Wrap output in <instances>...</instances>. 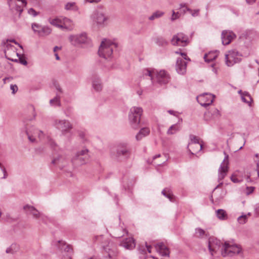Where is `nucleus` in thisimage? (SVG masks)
<instances>
[{
    "label": "nucleus",
    "instance_id": "f257e3e1",
    "mask_svg": "<svg viewBox=\"0 0 259 259\" xmlns=\"http://www.w3.org/2000/svg\"><path fill=\"white\" fill-rule=\"evenodd\" d=\"M117 48V45L113 41L105 39H104L99 47V55L105 59L111 58L113 50Z\"/></svg>",
    "mask_w": 259,
    "mask_h": 259
},
{
    "label": "nucleus",
    "instance_id": "f03ea898",
    "mask_svg": "<svg viewBox=\"0 0 259 259\" xmlns=\"http://www.w3.org/2000/svg\"><path fill=\"white\" fill-rule=\"evenodd\" d=\"M242 252V249L238 245L233 244L229 241H226L223 245L222 255L224 257L232 256L239 254Z\"/></svg>",
    "mask_w": 259,
    "mask_h": 259
},
{
    "label": "nucleus",
    "instance_id": "7ed1b4c3",
    "mask_svg": "<svg viewBox=\"0 0 259 259\" xmlns=\"http://www.w3.org/2000/svg\"><path fill=\"white\" fill-rule=\"evenodd\" d=\"M93 22L99 26H104L108 20L105 10L102 8L95 10L91 15Z\"/></svg>",
    "mask_w": 259,
    "mask_h": 259
},
{
    "label": "nucleus",
    "instance_id": "20e7f679",
    "mask_svg": "<svg viewBox=\"0 0 259 259\" xmlns=\"http://www.w3.org/2000/svg\"><path fill=\"white\" fill-rule=\"evenodd\" d=\"M89 158V150L84 148L75 154L72 158L71 162L74 166H78L86 163Z\"/></svg>",
    "mask_w": 259,
    "mask_h": 259
},
{
    "label": "nucleus",
    "instance_id": "39448f33",
    "mask_svg": "<svg viewBox=\"0 0 259 259\" xmlns=\"http://www.w3.org/2000/svg\"><path fill=\"white\" fill-rule=\"evenodd\" d=\"M68 39L71 44L75 47H79L82 45L89 44L90 41L87 34L84 32L70 35Z\"/></svg>",
    "mask_w": 259,
    "mask_h": 259
},
{
    "label": "nucleus",
    "instance_id": "423d86ee",
    "mask_svg": "<svg viewBox=\"0 0 259 259\" xmlns=\"http://www.w3.org/2000/svg\"><path fill=\"white\" fill-rule=\"evenodd\" d=\"M131 155L130 149L126 143H120L117 146L116 158L118 161L127 159Z\"/></svg>",
    "mask_w": 259,
    "mask_h": 259
},
{
    "label": "nucleus",
    "instance_id": "0eeeda50",
    "mask_svg": "<svg viewBox=\"0 0 259 259\" xmlns=\"http://www.w3.org/2000/svg\"><path fill=\"white\" fill-rule=\"evenodd\" d=\"M241 55L236 50H231L225 55L226 64L228 66H232L234 64L241 61Z\"/></svg>",
    "mask_w": 259,
    "mask_h": 259
},
{
    "label": "nucleus",
    "instance_id": "6e6552de",
    "mask_svg": "<svg viewBox=\"0 0 259 259\" xmlns=\"http://www.w3.org/2000/svg\"><path fill=\"white\" fill-rule=\"evenodd\" d=\"M191 142L188 145V148L191 154H195L201 150L202 145L199 142V139L194 135H190Z\"/></svg>",
    "mask_w": 259,
    "mask_h": 259
},
{
    "label": "nucleus",
    "instance_id": "1a4fd4ad",
    "mask_svg": "<svg viewBox=\"0 0 259 259\" xmlns=\"http://www.w3.org/2000/svg\"><path fill=\"white\" fill-rule=\"evenodd\" d=\"M224 153L226 156L218 169L219 182H221L225 178L229 170V156L225 152Z\"/></svg>",
    "mask_w": 259,
    "mask_h": 259
},
{
    "label": "nucleus",
    "instance_id": "9d476101",
    "mask_svg": "<svg viewBox=\"0 0 259 259\" xmlns=\"http://www.w3.org/2000/svg\"><path fill=\"white\" fill-rule=\"evenodd\" d=\"M23 209L27 214H31L34 219H40L42 222H45L46 217L34 206L27 204L24 206Z\"/></svg>",
    "mask_w": 259,
    "mask_h": 259
},
{
    "label": "nucleus",
    "instance_id": "9b49d317",
    "mask_svg": "<svg viewBox=\"0 0 259 259\" xmlns=\"http://www.w3.org/2000/svg\"><path fill=\"white\" fill-rule=\"evenodd\" d=\"M214 96L211 94L204 93L197 97L198 102L204 107L211 104L214 100Z\"/></svg>",
    "mask_w": 259,
    "mask_h": 259
},
{
    "label": "nucleus",
    "instance_id": "f8f14e48",
    "mask_svg": "<svg viewBox=\"0 0 259 259\" xmlns=\"http://www.w3.org/2000/svg\"><path fill=\"white\" fill-rule=\"evenodd\" d=\"M8 3L11 10L19 13V15L23 11V7L26 6V0H8Z\"/></svg>",
    "mask_w": 259,
    "mask_h": 259
},
{
    "label": "nucleus",
    "instance_id": "ddd939ff",
    "mask_svg": "<svg viewBox=\"0 0 259 259\" xmlns=\"http://www.w3.org/2000/svg\"><path fill=\"white\" fill-rule=\"evenodd\" d=\"M222 245L223 243L220 240L214 237H210L208 239V247L211 255H213L214 253H216Z\"/></svg>",
    "mask_w": 259,
    "mask_h": 259
},
{
    "label": "nucleus",
    "instance_id": "4468645a",
    "mask_svg": "<svg viewBox=\"0 0 259 259\" xmlns=\"http://www.w3.org/2000/svg\"><path fill=\"white\" fill-rule=\"evenodd\" d=\"M55 125L56 127L62 131L63 135L69 133L70 130L72 128V126L70 123L65 120H57L55 121Z\"/></svg>",
    "mask_w": 259,
    "mask_h": 259
},
{
    "label": "nucleus",
    "instance_id": "2eb2a0df",
    "mask_svg": "<svg viewBox=\"0 0 259 259\" xmlns=\"http://www.w3.org/2000/svg\"><path fill=\"white\" fill-rule=\"evenodd\" d=\"M157 82L160 84L167 83L170 80L169 75L165 70L156 71L155 77Z\"/></svg>",
    "mask_w": 259,
    "mask_h": 259
},
{
    "label": "nucleus",
    "instance_id": "dca6fc26",
    "mask_svg": "<svg viewBox=\"0 0 259 259\" xmlns=\"http://www.w3.org/2000/svg\"><path fill=\"white\" fill-rule=\"evenodd\" d=\"M188 37L183 33H178L173 36L171 44L174 46H185L187 44Z\"/></svg>",
    "mask_w": 259,
    "mask_h": 259
},
{
    "label": "nucleus",
    "instance_id": "f3484780",
    "mask_svg": "<svg viewBox=\"0 0 259 259\" xmlns=\"http://www.w3.org/2000/svg\"><path fill=\"white\" fill-rule=\"evenodd\" d=\"M103 248L107 253V259H116L118 250L117 247L112 242H109L106 246H103Z\"/></svg>",
    "mask_w": 259,
    "mask_h": 259
},
{
    "label": "nucleus",
    "instance_id": "a211bd4d",
    "mask_svg": "<svg viewBox=\"0 0 259 259\" xmlns=\"http://www.w3.org/2000/svg\"><path fill=\"white\" fill-rule=\"evenodd\" d=\"M235 37L236 35L233 32L224 30L222 33V44L224 45H227L229 44Z\"/></svg>",
    "mask_w": 259,
    "mask_h": 259
},
{
    "label": "nucleus",
    "instance_id": "6ab92c4d",
    "mask_svg": "<svg viewBox=\"0 0 259 259\" xmlns=\"http://www.w3.org/2000/svg\"><path fill=\"white\" fill-rule=\"evenodd\" d=\"M176 69L179 74H184L186 72L187 62L182 58H178L176 63Z\"/></svg>",
    "mask_w": 259,
    "mask_h": 259
},
{
    "label": "nucleus",
    "instance_id": "aec40b11",
    "mask_svg": "<svg viewBox=\"0 0 259 259\" xmlns=\"http://www.w3.org/2000/svg\"><path fill=\"white\" fill-rule=\"evenodd\" d=\"M141 114H129L130 123L133 128L139 127V124L140 122Z\"/></svg>",
    "mask_w": 259,
    "mask_h": 259
},
{
    "label": "nucleus",
    "instance_id": "412c9836",
    "mask_svg": "<svg viewBox=\"0 0 259 259\" xmlns=\"http://www.w3.org/2000/svg\"><path fill=\"white\" fill-rule=\"evenodd\" d=\"M120 246L127 249H133L136 246L135 240L132 237L126 238L120 243Z\"/></svg>",
    "mask_w": 259,
    "mask_h": 259
},
{
    "label": "nucleus",
    "instance_id": "4be33fe9",
    "mask_svg": "<svg viewBox=\"0 0 259 259\" xmlns=\"http://www.w3.org/2000/svg\"><path fill=\"white\" fill-rule=\"evenodd\" d=\"M157 251L163 256H168L169 251L168 248L163 243H159L155 245Z\"/></svg>",
    "mask_w": 259,
    "mask_h": 259
},
{
    "label": "nucleus",
    "instance_id": "5701e85b",
    "mask_svg": "<svg viewBox=\"0 0 259 259\" xmlns=\"http://www.w3.org/2000/svg\"><path fill=\"white\" fill-rule=\"evenodd\" d=\"M92 87L94 90L98 92H101L103 88L101 80L98 76H94L92 79Z\"/></svg>",
    "mask_w": 259,
    "mask_h": 259
},
{
    "label": "nucleus",
    "instance_id": "b1692460",
    "mask_svg": "<svg viewBox=\"0 0 259 259\" xmlns=\"http://www.w3.org/2000/svg\"><path fill=\"white\" fill-rule=\"evenodd\" d=\"M62 30L70 31L73 28V23L71 20L66 18L62 17Z\"/></svg>",
    "mask_w": 259,
    "mask_h": 259
},
{
    "label": "nucleus",
    "instance_id": "393cba45",
    "mask_svg": "<svg viewBox=\"0 0 259 259\" xmlns=\"http://www.w3.org/2000/svg\"><path fill=\"white\" fill-rule=\"evenodd\" d=\"M66 160L64 156L59 155L54 158L52 163L53 164L58 165L60 168H62L66 163Z\"/></svg>",
    "mask_w": 259,
    "mask_h": 259
},
{
    "label": "nucleus",
    "instance_id": "a878e982",
    "mask_svg": "<svg viewBox=\"0 0 259 259\" xmlns=\"http://www.w3.org/2000/svg\"><path fill=\"white\" fill-rule=\"evenodd\" d=\"M219 55V52L217 51L214 52H210L208 54H206L204 56V59L205 62H210L215 60Z\"/></svg>",
    "mask_w": 259,
    "mask_h": 259
},
{
    "label": "nucleus",
    "instance_id": "bb28decb",
    "mask_svg": "<svg viewBox=\"0 0 259 259\" xmlns=\"http://www.w3.org/2000/svg\"><path fill=\"white\" fill-rule=\"evenodd\" d=\"M62 17L61 18H56L54 19L50 18L49 22L52 25L55 26L60 29H62Z\"/></svg>",
    "mask_w": 259,
    "mask_h": 259
},
{
    "label": "nucleus",
    "instance_id": "cd10ccee",
    "mask_svg": "<svg viewBox=\"0 0 259 259\" xmlns=\"http://www.w3.org/2000/svg\"><path fill=\"white\" fill-rule=\"evenodd\" d=\"M35 130L36 129L32 128L29 130H26V131L28 139L32 143H34L36 141L35 137L37 136V133L35 131Z\"/></svg>",
    "mask_w": 259,
    "mask_h": 259
},
{
    "label": "nucleus",
    "instance_id": "c85d7f7f",
    "mask_svg": "<svg viewBox=\"0 0 259 259\" xmlns=\"http://www.w3.org/2000/svg\"><path fill=\"white\" fill-rule=\"evenodd\" d=\"M150 133V130L148 128L144 127L142 128L138 134L136 135V138L137 140L139 141L141 140L143 137L147 136Z\"/></svg>",
    "mask_w": 259,
    "mask_h": 259
},
{
    "label": "nucleus",
    "instance_id": "c756f323",
    "mask_svg": "<svg viewBox=\"0 0 259 259\" xmlns=\"http://www.w3.org/2000/svg\"><path fill=\"white\" fill-rule=\"evenodd\" d=\"M52 32V29L46 26H44L41 27L40 30H38V34L40 36L48 35Z\"/></svg>",
    "mask_w": 259,
    "mask_h": 259
},
{
    "label": "nucleus",
    "instance_id": "7c9ffc66",
    "mask_svg": "<svg viewBox=\"0 0 259 259\" xmlns=\"http://www.w3.org/2000/svg\"><path fill=\"white\" fill-rule=\"evenodd\" d=\"M182 121V119L179 120V122L175 124L172 125L168 128L167 134L168 135H172L175 134L177 131H178L180 129V126L178 125L179 122Z\"/></svg>",
    "mask_w": 259,
    "mask_h": 259
},
{
    "label": "nucleus",
    "instance_id": "2f4dec72",
    "mask_svg": "<svg viewBox=\"0 0 259 259\" xmlns=\"http://www.w3.org/2000/svg\"><path fill=\"white\" fill-rule=\"evenodd\" d=\"M58 243L59 244V247L61 250H64L65 251L68 252H71L72 251V249L71 247L69 245H66L65 242L63 241H59Z\"/></svg>",
    "mask_w": 259,
    "mask_h": 259
},
{
    "label": "nucleus",
    "instance_id": "473e14b6",
    "mask_svg": "<svg viewBox=\"0 0 259 259\" xmlns=\"http://www.w3.org/2000/svg\"><path fill=\"white\" fill-rule=\"evenodd\" d=\"M241 99L243 102L248 104V105H250L252 101L250 95L246 92H244V93L242 94Z\"/></svg>",
    "mask_w": 259,
    "mask_h": 259
},
{
    "label": "nucleus",
    "instance_id": "72a5a7b5",
    "mask_svg": "<svg viewBox=\"0 0 259 259\" xmlns=\"http://www.w3.org/2000/svg\"><path fill=\"white\" fill-rule=\"evenodd\" d=\"M162 194L167 197L170 201H173V195L171 190L168 188L163 189L161 192Z\"/></svg>",
    "mask_w": 259,
    "mask_h": 259
},
{
    "label": "nucleus",
    "instance_id": "f704fd0d",
    "mask_svg": "<svg viewBox=\"0 0 259 259\" xmlns=\"http://www.w3.org/2000/svg\"><path fill=\"white\" fill-rule=\"evenodd\" d=\"M216 213L217 217L220 220H224L227 218L226 212L223 209H218Z\"/></svg>",
    "mask_w": 259,
    "mask_h": 259
},
{
    "label": "nucleus",
    "instance_id": "c9c22d12",
    "mask_svg": "<svg viewBox=\"0 0 259 259\" xmlns=\"http://www.w3.org/2000/svg\"><path fill=\"white\" fill-rule=\"evenodd\" d=\"M127 231L125 229H122L120 230H116L113 232V237L115 238H119L124 235L125 234L127 233Z\"/></svg>",
    "mask_w": 259,
    "mask_h": 259
},
{
    "label": "nucleus",
    "instance_id": "e433bc0d",
    "mask_svg": "<svg viewBox=\"0 0 259 259\" xmlns=\"http://www.w3.org/2000/svg\"><path fill=\"white\" fill-rule=\"evenodd\" d=\"M156 71L155 70H151L149 69H146L144 71V75L145 76H148L150 77L151 80L153 81V80L154 79L155 77V74Z\"/></svg>",
    "mask_w": 259,
    "mask_h": 259
},
{
    "label": "nucleus",
    "instance_id": "4c0bfd02",
    "mask_svg": "<svg viewBox=\"0 0 259 259\" xmlns=\"http://www.w3.org/2000/svg\"><path fill=\"white\" fill-rule=\"evenodd\" d=\"M163 14H164V13L162 12L159 11H156V12H154V13H153V14L151 16L149 17V19L150 20H154L155 19L160 18L162 16H163Z\"/></svg>",
    "mask_w": 259,
    "mask_h": 259
},
{
    "label": "nucleus",
    "instance_id": "58836bf2",
    "mask_svg": "<svg viewBox=\"0 0 259 259\" xmlns=\"http://www.w3.org/2000/svg\"><path fill=\"white\" fill-rule=\"evenodd\" d=\"M50 103L52 106H57L60 105V97L57 95L53 99L50 100Z\"/></svg>",
    "mask_w": 259,
    "mask_h": 259
},
{
    "label": "nucleus",
    "instance_id": "ea45409f",
    "mask_svg": "<svg viewBox=\"0 0 259 259\" xmlns=\"http://www.w3.org/2000/svg\"><path fill=\"white\" fill-rule=\"evenodd\" d=\"M48 144L53 150H56L58 147V145L56 142L49 137H48Z\"/></svg>",
    "mask_w": 259,
    "mask_h": 259
},
{
    "label": "nucleus",
    "instance_id": "a19ab883",
    "mask_svg": "<svg viewBox=\"0 0 259 259\" xmlns=\"http://www.w3.org/2000/svg\"><path fill=\"white\" fill-rule=\"evenodd\" d=\"M143 110L140 107H133L131 108L130 113H142Z\"/></svg>",
    "mask_w": 259,
    "mask_h": 259
},
{
    "label": "nucleus",
    "instance_id": "79ce46f5",
    "mask_svg": "<svg viewBox=\"0 0 259 259\" xmlns=\"http://www.w3.org/2000/svg\"><path fill=\"white\" fill-rule=\"evenodd\" d=\"M196 236L198 238H201L205 235V231L200 228H197L195 231Z\"/></svg>",
    "mask_w": 259,
    "mask_h": 259
},
{
    "label": "nucleus",
    "instance_id": "37998d69",
    "mask_svg": "<svg viewBox=\"0 0 259 259\" xmlns=\"http://www.w3.org/2000/svg\"><path fill=\"white\" fill-rule=\"evenodd\" d=\"M75 4L74 3H68L66 4L65 8L67 10H71L75 9Z\"/></svg>",
    "mask_w": 259,
    "mask_h": 259
},
{
    "label": "nucleus",
    "instance_id": "c03bdc74",
    "mask_svg": "<svg viewBox=\"0 0 259 259\" xmlns=\"http://www.w3.org/2000/svg\"><path fill=\"white\" fill-rule=\"evenodd\" d=\"M247 219V218L246 215H242L238 218V221L240 224H243L246 223Z\"/></svg>",
    "mask_w": 259,
    "mask_h": 259
},
{
    "label": "nucleus",
    "instance_id": "a18cd8bd",
    "mask_svg": "<svg viewBox=\"0 0 259 259\" xmlns=\"http://www.w3.org/2000/svg\"><path fill=\"white\" fill-rule=\"evenodd\" d=\"M31 27H32V29H33V30L34 32L38 33V30H40L41 27H42V26L38 24L33 23L32 24Z\"/></svg>",
    "mask_w": 259,
    "mask_h": 259
},
{
    "label": "nucleus",
    "instance_id": "49530a36",
    "mask_svg": "<svg viewBox=\"0 0 259 259\" xmlns=\"http://www.w3.org/2000/svg\"><path fill=\"white\" fill-rule=\"evenodd\" d=\"M187 11L190 12L192 16L193 17L198 16L199 14V9H197V10H195L193 11L189 8H187Z\"/></svg>",
    "mask_w": 259,
    "mask_h": 259
},
{
    "label": "nucleus",
    "instance_id": "de8ad7c7",
    "mask_svg": "<svg viewBox=\"0 0 259 259\" xmlns=\"http://www.w3.org/2000/svg\"><path fill=\"white\" fill-rule=\"evenodd\" d=\"M78 136L82 140V141L84 142L87 141V139L85 138V133L83 131H79L78 132Z\"/></svg>",
    "mask_w": 259,
    "mask_h": 259
},
{
    "label": "nucleus",
    "instance_id": "09e8293b",
    "mask_svg": "<svg viewBox=\"0 0 259 259\" xmlns=\"http://www.w3.org/2000/svg\"><path fill=\"white\" fill-rule=\"evenodd\" d=\"M180 17V14L179 12L176 13L174 10L172 11V14L171 17V21H175V20L178 19Z\"/></svg>",
    "mask_w": 259,
    "mask_h": 259
},
{
    "label": "nucleus",
    "instance_id": "8fccbe9b",
    "mask_svg": "<svg viewBox=\"0 0 259 259\" xmlns=\"http://www.w3.org/2000/svg\"><path fill=\"white\" fill-rule=\"evenodd\" d=\"M0 168L2 169V170L4 174V176L3 177V178H4V179L6 178L7 177V174L6 170L5 168L3 166V165L1 163H0Z\"/></svg>",
    "mask_w": 259,
    "mask_h": 259
},
{
    "label": "nucleus",
    "instance_id": "3c124183",
    "mask_svg": "<svg viewBox=\"0 0 259 259\" xmlns=\"http://www.w3.org/2000/svg\"><path fill=\"white\" fill-rule=\"evenodd\" d=\"M11 90L12 91V93L14 94L18 91V87L16 85L11 84L10 86Z\"/></svg>",
    "mask_w": 259,
    "mask_h": 259
},
{
    "label": "nucleus",
    "instance_id": "603ef678",
    "mask_svg": "<svg viewBox=\"0 0 259 259\" xmlns=\"http://www.w3.org/2000/svg\"><path fill=\"white\" fill-rule=\"evenodd\" d=\"M28 13L33 16L37 15V13L32 8H31L28 10Z\"/></svg>",
    "mask_w": 259,
    "mask_h": 259
},
{
    "label": "nucleus",
    "instance_id": "864d4df0",
    "mask_svg": "<svg viewBox=\"0 0 259 259\" xmlns=\"http://www.w3.org/2000/svg\"><path fill=\"white\" fill-rule=\"evenodd\" d=\"M35 131L37 133V136L39 139H41L44 136V133L41 131H39L38 130H35Z\"/></svg>",
    "mask_w": 259,
    "mask_h": 259
},
{
    "label": "nucleus",
    "instance_id": "5fc2aeb1",
    "mask_svg": "<svg viewBox=\"0 0 259 259\" xmlns=\"http://www.w3.org/2000/svg\"><path fill=\"white\" fill-rule=\"evenodd\" d=\"M28 112H35V108H34V106L33 105H29L28 106Z\"/></svg>",
    "mask_w": 259,
    "mask_h": 259
},
{
    "label": "nucleus",
    "instance_id": "6e6d98bb",
    "mask_svg": "<svg viewBox=\"0 0 259 259\" xmlns=\"http://www.w3.org/2000/svg\"><path fill=\"white\" fill-rule=\"evenodd\" d=\"M19 61L21 64L24 65H26L27 64V62L26 61V60L23 59V58H19Z\"/></svg>",
    "mask_w": 259,
    "mask_h": 259
},
{
    "label": "nucleus",
    "instance_id": "4d7b16f0",
    "mask_svg": "<svg viewBox=\"0 0 259 259\" xmlns=\"http://www.w3.org/2000/svg\"><path fill=\"white\" fill-rule=\"evenodd\" d=\"M85 2H88L90 3H98L100 2L101 0H84Z\"/></svg>",
    "mask_w": 259,
    "mask_h": 259
},
{
    "label": "nucleus",
    "instance_id": "13d9d810",
    "mask_svg": "<svg viewBox=\"0 0 259 259\" xmlns=\"http://www.w3.org/2000/svg\"><path fill=\"white\" fill-rule=\"evenodd\" d=\"M231 180L232 182H233L234 183H238L239 182V181L238 180V179L236 178L235 177L232 176L231 177Z\"/></svg>",
    "mask_w": 259,
    "mask_h": 259
},
{
    "label": "nucleus",
    "instance_id": "bf43d9fd",
    "mask_svg": "<svg viewBox=\"0 0 259 259\" xmlns=\"http://www.w3.org/2000/svg\"><path fill=\"white\" fill-rule=\"evenodd\" d=\"M12 246L11 247H9V248H8L7 249H6V252L7 253H13L14 252V251L12 250Z\"/></svg>",
    "mask_w": 259,
    "mask_h": 259
},
{
    "label": "nucleus",
    "instance_id": "052dcab7",
    "mask_svg": "<svg viewBox=\"0 0 259 259\" xmlns=\"http://www.w3.org/2000/svg\"><path fill=\"white\" fill-rule=\"evenodd\" d=\"M180 55L182 56V57L183 58V60H187V55L186 53H180Z\"/></svg>",
    "mask_w": 259,
    "mask_h": 259
},
{
    "label": "nucleus",
    "instance_id": "680f3d73",
    "mask_svg": "<svg viewBox=\"0 0 259 259\" xmlns=\"http://www.w3.org/2000/svg\"><path fill=\"white\" fill-rule=\"evenodd\" d=\"M256 0H246V3L249 5H251L255 3Z\"/></svg>",
    "mask_w": 259,
    "mask_h": 259
},
{
    "label": "nucleus",
    "instance_id": "e2e57ef3",
    "mask_svg": "<svg viewBox=\"0 0 259 259\" xmlns=\"http://www.w3.org/2000/svg\"><path fill=\"white\" fill-rule=\"evenodd\" d=\"M10 42H13L14 44H15L16 45H18L20 48H22V46H21L20 45H19V44H18L16 40L15 39H12V40H10Z\"/></svg>",
    "mask_w": 259,
    "mask_h": 259
},
{
    "label": "nucleus",
    "instance_id": "0e129e2a",
    "mask_svg": "<svg viewBox=\"0 0 259 259\" xmlns=\"http://www.w3.org/2000/svg\"><path fill=\"white\" fill-rule=\"evenodd\" d=\"M61 50V48L60 47H57V46H56L54 48V49H53V51L55 53L57 52V51L58 50Z\"/></svg>",
    "mask_w": 259,
    "mask_h": 259
},
{
    "label": "nucleus",
    "instance_id": "69168bd1",
    "mask_svg": "<svg viewBox=\"0 0 259 259\" xmlns=\"http://www.w3.org/2000/svg\"><path fill=\"white\" fill-rule=\"evenodd\" d=\"M11 78L9 77H5L3 79L4 83H6L7 80H10Z\"/></svg>",
    "mask_w": 259,
    "mask_h": 259
},
{
    "label": "nucleus",
    "instance_id": "338daca9",
    "mask_svg": "<svg viewBox=\"0 0 259 259\" xmlns=\"http://www.w3.org/2000/svg\"><path fill=\"white\" fill-rule=\"evenodd\" d=\"M164 162H165V161L160 162H154V164H156V165H161L162 164H163Z\"/></svg>",
    "mask_w": 259,
    "mask_h": 259
},
{
    "label": "nucleus",
    "instance_id": "774afa93",
    "mask_svg": "<svg viewBox=\"0 0 259 259\" xmlns=\"http://www.w3.org/2000/svg\"><path fill=\"white\" fill-rule=\"evenodd\" d=\"M55 56L56 60H60V57L57 53H55Z\"/></svg>",
    "mask_w": 259,
    "mask_h": 259
}]
</instances>
